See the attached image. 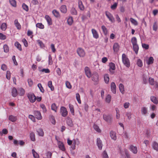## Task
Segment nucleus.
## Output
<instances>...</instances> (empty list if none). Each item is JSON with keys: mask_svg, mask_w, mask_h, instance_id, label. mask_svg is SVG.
<instances>
[{"mask_svg": "<svg viewBox=\"0 0 158 158\" xmlns=\"http://www.w3.org/2000/svg\"><path fill=\"white\" fill-rule=\"evenodd\" d=\"M103 118L108 123H110L112 119V117L111 115L104 114L103 115Z\"/></svg>", "mask_w": 158, "mask_h": 158, "instance_id": "obj_5", "label": "nucleus"}, {"mask_svg": "<svg viewBox=\"0 0 158 158\" xmlns=\"http://www.w3.org/2000/svg\"><path fill=\"white\" fill-rule=\"evenodd\" d=\"M149 84L152 85H153L155 88L158 87V84L157 82L154 81V79L153 78L150 77L148 79Z\"/></svg>", "mask_w": 158, "mask_h": 158, "instance_id": "obj_3", "label": "nucleus"}, {"mask_svg": "<svg viewBox=\"0 0 158 158\" xmlns=\"http://www.w3.org/2000/svg\"><path fill=\"white\" fill-rule=\"evenodd\" d=\"M137 65L139 67H142L143 66V63L141 60L139 59L137 63Z\"/></svg>", "mask_w": 158, "mask_h": 158, "instance_id": "obj_58", "label": "nucleus"}, {"mask_svg": "<svg viewBox=\"0 0 158 158\" xmlns=\"http://www.w3.org/2000/svg\"><path fill=\"white\" fill-rule=\"evenodd\" d=\"M23 9L26 11H28V6L25 4L23 3L22 6Z\"/></svg>", "mask_w": 158, "mask_h": 158, "instance_id": "obj_63", "label": "nucleus"}, {"mask_svg": "<svg viewBox=\"0 0 158 158\" xmlns=\"http://www.w3.org/2000/svg\"><path fill=\"white\" fill-rule=\"evenodd\" d=\"M85 72L86 76L89 78L91 77V72L90 69L87 67H86L85 68Z\"/></svg>", "mask_w": 158, "mask_h": 158, "instance_id": "obj_9", "label": "nucleus"}, {"mask_svg": "<svg viewBox=\"0 0 158 158\" xmlns=\"http://www.w3.org/2000/svg\"><path fill=\"white\" fill-rule=\"evenodd\" d=\"M76 99L78 101V102L79 104H81V102L80 99V95L79 93H77L76 94Z\"/></svg>", "mask_w": 158, "mask_h": 158, "instance_id": "obj_50", "label": "nucleus"}, {"mask_svg": "<svg viewBox=\"0 0 158 158\" xmlns=\"http://www.w3.org/2000/svg\"><path fill=\"white\" fill-rule=\"evenodd\" d=\"M69 106L71 112L73 115H74V110L73 106L71 104H69Z\"/></svg>", "mask_w": 158, "mask_h": 158, "instance_id": "obj_37", "label": "nucleus"}, {"mask_svg": "<svg viewBox=\"0 0 158 158\" xmlns=\"http://www.w3.org/2000/svg\"><path fill=\"white\" fill-rule=\"evenodd\" d=\"M92 80L94 81H97L98 79V75L97 72H94L92 76Z\"/></svg>", "mask_w": 158, "mask_h": 158, "instance_id": "obj_11", "label": "nucleus"}, {"mask_svg": "<svg viewBox=\"0 0 158 158\" xmlns=\"http://www.w3.org/2000/svg\"><path fill=\"white\" fill-rule=\"evenodd\" d=\"M3 48L4 51L6 53L8 52L9 50V47L7 45H4L3 46Z\"/></svg>", "mask_w": 158, "mask_h": 158, "instance_id": "obj_55", "label": "nucleus"}, {"mask_svg": "<svg viewBox=\"0 0 158 158\" xmlns=\"http://www.w3.org/2000/svg\"><path fill=\"white\" fill-rule=\"evenodd\" d=\"M109 71L111 74H113L114 73V70L115 69V66L114 64L110 63L109 64Z\"/></svg>", "mask_w": 158, "mask_h": 158, "instance_id": "obj_8", "label": "nucleus"}, {"mask_svg": "<svg viewBox=\"0 0 158 158\" xmlns=\"http://www.w3.org/2000/svg\"><path fill=\"white\" fill-rule=\"evenodd\" d=\"M17 119L16 117L12 115H10L9 118V120L13 122H15Z\"/></svg>", "mask_w": 158, "mask_h": 158, "instance_id": "obj_29", "label": "nucleus"}, {"mask_svg": "<svg viewBox=\"0 0 158 158\" xmlns=\"http://www.w3.org/2000/svg\"><path fill=\"white\" fill-rule=\"evenodd\" d=\"M58 147L62 151H64L65 150V149L63 143L60 141L58 143Z\"/></svg>", "mask_w": 158, "mask_h": 158, "instance_id": "obj_18", "label": "nucleus"}, {"mask_svg": "<svg viewBox=\"0 0 158 158\" xmlns=\"http://www.w3.org/2000/svg\"><path fill=\"white\" fill-rule=\"evenodd\" d=\"M52 13L54 16L56 18H59L60 16L59 12L56 10H54L52 11Z\"/></svg>", "mask_w": 158, "mask_h": 158, "instance_id": "obj_22", "label": "nucleus"}, {"mask_svg": "<svg viewBox=\"0 0 158 158\" xmlns=\"http://www.w3.org/2000/svg\"><path fill=\"white\" fill-rule=\"evenodd\" d=\"M60 114L63 117H65L68 115V111L66 108L62 106L60 108Z\"/></svg>", "mask_w": 158, "mask_h": 158, "instance_id": "obj_6", "label": "nucleus"}, {"mask_svg": "<svg viewBox=\"0 0 158 158\" xmlns=\"http://www.w3.org/2000/svg\"><path fill=\"white\" fill-rule=\"evenodd\" d=\"M9 1L11 6L14 7L16 6V2L15 0H9Z\"/></svg>", "mask_w": 158, "mask_h": 158, "instance_id": "obj_40", "label": "nucleus"}, {"mask_svg": "<svg viewBox=\"0 0 158 158\" xmlns=\"http://www.w3.org/2000/svg\"><path fill=\"white\" fill-rule=\"evenodd\" d=\"M151 101L154 104H157L158 103V100L155 97L152 96L150 97Z\"/></svg>", "mask_w": 158, "mask_h": 158, "instance_id": "obj_26", "label": "nucleus"}, {"mask_svg": "<svg viewBox=\"0 0 158 158\" xmlns=\"http://www.w3.org/2000/svg\"><path fill=\"white\" fill-rule=\"evenodd\" d=\"M130 149L132 152L136 154L137 152V148L136 146L131 145L130 146Z\"/></svg>", "mask_w": 158, "mask_h": 158, "instance_id": "obj_25", "label": "nucleus"}, {"mask_svg": "<svg viewBox=\"0 0 158 158\" xmlns=\"http://www.w3.org/2000/svg\"><path fill=\"white\" fill-rule=\"evenodd\" d=\"M6 39V36L2 33H0V39L1 40H5Z\"/></svg>", "mask_w": 158, "mask_h": 158, "instance_id": "obj_61", "label": "nucleus"}, {"mask_svg": "<svg viewBox=\"0 0 158 158\" xmlns=\"http://www.w3.org/2000/svg\"><path fill=\"white\" fill-rule=\"evenodd\" d=\"M57 108V107L55 103H53L52 105L51 109L52 110L54 111L55 112H56Z\"/></svg>", "mask_w": 158, "mask_h": 158, "instance_id": "obj_48", "label": "nucleus"}, {"mask_svg": "<svg viewBox=\"0 0 158 158\" xmlns=\"http://www.w3.org/2000/svg\"><path fill=\"white\" fill-rule=\"evenodd\" d=\"M131 42L133 45L137 44V39L135 37H133L132 38Z\"/></svg>", "mask_w": 158, "mask_h": 158, "instance_id": "obj_47", "label": "nucleus"}, {"mask_svg": "<svg viewBox=\"0 0 158 158\" xmlns=\"http://www.w3.org/2000/svg\"><path fill=\"white\" fill-rule=\"evenodd\" d=\"M14 24L18 29L20 30L21 29V25L18 22L17 19H15V20Z\"/></svg>", "mask_w": 158, "mask_h": 158, "instance_id": "obj_21", "label": "nucleus"}, {"mask_svg": "<svg viewBox=\"0 0 158 158\" xmlns=\"http://www.w3.org/2000/svg\"><path fill=\"white\" fill-rule=\"evenodd\" d=\"M27 97L31 102H34L35 101L36 99L37 101L40 102V98L37 97L36 98L35 96L33 94H28Z\"/></svg>", "mask_w": 158, "mask_h": 158, "instance_id": "obj_2", "label": "nucleus"}, {"mask_svg": "<svg viewBox=\"0 0 158 158\" xmlns=\"http://www.w3.org/2000/svg\"><path fill=\"white\" fill-rule=\"evenodd\" d=\"M27 35L28 36H30L31 38H32L33 37V32L32 31L30 30H28L27 32Z\"/></svg>", "mask_w": 158, "mask_h": 158, "instance_id": "obj_60", "label": "nucleus"}, {"mask_svg": "<svg viewBox=\"0 0 158 158\" xmlns=\"http://www.w3.org/2000/svg\"><path fill=\"white\" fill-rule=\"evenodd\" d=\"M19 94L20 96H23L24 94H25V90H24L22 88H20L19 90Z\"/></svg>", "mask_w": 158, "mask_h": 158, "instance_id": "obj_38", "label": "nucleus"}, {"mask_svg": "<svg viewBox=\"0 0 158 158\" xmlns=\"http://www.w3.org/2000/svg\"><path fill=\"white\" fill-rule=\"evenodd\" d=\"M49 118L51 122L53 124H55L56 123V121L54 116L52 115H50L49 117Z\"/></svg>", "mask_w": 158, "mask_h": 158, "instance_id": "obj_42", "label": "nucleus"}, {"mask_svg": "<svg viewBox=\"0 0 158 158\" xmlns=\"http://www.w3.org/2000/svg\"><path fill=\"white\" fill-rule=\"evenodd\" d=\"M110 136L112 139L115 140L117 139V136L116 133L113 131H111L110 133Z\"/></svg>", "mask_w": 158, "mask_h": 158, "instance_id": "obj_19", "label": "nucleus"}, {"mask_svg": "<svg viewBox=\"0 0 158 158\" xmlns=\"http://www.w3.org/2000/svg\"><path fill=\"white\" fill-rule=\"evenodd\" d=\"M119 46L118 43H115L114 44L113 48L114 52H117L119 49Z\"/></svg>", "mask_w": 158, "mask_h": 158, "instance_id": "obj_23", "label": "nucleus"}, {"mask_svg": "<svg viewBox=\"0 0 158 158\" xmlns=\"http://www.w3.org/2000/svg\"><path fill=\"white\" fill-rule=\"evenodd\" d=\"M97 144L98 148L100 150H101L102 148L103 145L102 141L100 138H98L97 139Z\"/></svg>", "mask_w": 158, "mask_h": 158, "instance_id": "obj_13", "label": "nucleus"}, {"mask_svg": "<svg viewBox=\"0 0 158 158\" xmlns=\"http://www.w3.org/2000/svg\"><path fill=\"white\" fill-rule=\"evenodd\" d=\"M111 96L109 95L108 94L106 97L105 101L107 103H110L111 101Z\"/></svg>", "mask_w": 158, "mask_h": 158, "instance_id": "obj_51", "label": "nucleus"}, {"mask_svg": "<svg viewBox=\"0 0 158 158\" xmlns=\"http://www.w3.org/2000/svg\"><path fill=\"white\" fill-rule=\"evenodd\" d=\"M119 89L121 92L123 94L124 93V89L123 85L122 84H120L119 85Z\"/></svg>", "mask_w": 158, "mask_h": 158, "instance_id": "obj_31", "label": "nucleus"}, {"mask_svg": "<svg viewBox=\"0 0 158 158\" xmlns=\"http://www.w3.org/2000/svg\"><path fill=\"white\" fill-rule=\"evenodd\" d=\"M92 33L94 38L97 39L99 37V35L97 31L94 29L91 30Z\"/></svg>", "mask_w": 158, "mask_h": 158, "instance_id": "obj_10", "label": "nucleus"}, {"mask_svg": "<svg viewBox=\"0 0 158 158\" xmlns=\"http://www.w3.org/2000/svg\"><path fill=\"white\" fill-rule=\"evenodd\" d=\"M102 29L103 31L104 34L106 35L107 33V30L106 27L104 25L102 26Z\"/></svg>", "mask_w": 158, "mask_h": 158, "instance_id": "obj_44", "label": "nucleus"}, {"mask_svg": "<svg viewBox=\"0 0 158 158\" xmlns=\"http://www.w3.org/2000/svg\"><path fill=\"white\" fill-rule=\"evenodd\" d=\"M78 6L79 9L81 10H83L85 9L82 2L81 0H79L78 2Z\"/></svg>", "mask_w": 158, "mask_h": 158, "instance_id": "obj_20", "label": "nucleus"}, {"mask_svg": "<svg viewBox=\"0 0 158 158\" xmlns=\"http://www.w3.org/2000/svg\"><path fill=\"white\" fill-rule=\"evenodd\" d=\"M45 19L46 20L48 24L49 25H52V21L51 18L48 15H46L45 16Z\"/></svg>", "mask_w": 158, "mask_h": 158, "instance_id": "obj_17", "label": "nucleus"}, {"mask_svg": "<svg viewBox=\"0 0 158 158\" xmlns=\"http://www.w3.org/2000/svg\"><path fill=\"white\" fill-rule=\"evenodd\" d=\"M67 22L69 25H71L73 22V18L72 17H69L68 19Z\"/></svg>", "mask_w": 158, "mask_h": 158, "instance_id": "obj_39", "label": "nucleus"}, {"mask_svg": "<svg viewBox=\"0 0 158 158\" xmlns=\"http://www.w3.org/2000/svg\"><path fill=\"white\" fill-rule=\"evenodd\" d=\"M77 52L80 57H84L85 56V52L82 48H78L77 50Z\"/></svg>", "mask_w": 158, "mask_h": 158, "instance_id": "obj_4", "label": "nucleus"}, {"mask_svg": "<svg viewBox=\"0 0 158 158\" xmlns=\"http://www.w3.org/2000/svg\"><path fill=\"white\" fill-rule=\"evenodd\" d=\"M141 112L143 115H146L148 113L147 108L145 107H142L141 108Z\"/></svg>", "mask_w": 158, "mask_h": 158, "instance_id": "obj_24", "label": "nucleus"}, {"mask_svg": "<svg viewBox=\"0 0 158 158\" xmlns=\"http://www.w3.org/2000/svg\"><path fill=\"white\" fill-rule=\"evenodd\" d=\"M71 13L74 15H77V11L73 7L71 10Z\"/></svg>", "mask_w": 158, "mask_h": 158, "instance_id": "obj_52", "label": "nucleus"}, {"mask_svg": "<svg viewBox=\"0 0 158 158\" xmlns=\"http://www.w3.org/2000/svg\"><path fill=\"white\" fill-rule=\"evenodd\" d=\"M30 137L31 140L32 141L35 140V135L33 132H31L30 134Z\"/></svg>", "mask_w": 158, "mask_h": 158, "instance_id": "obj_59", "label": "nucleus"}, {"mask_svg": "<svg viewBox=\"0 0 158 158\" xmlns=\"http://www.w3.org/2000/svg\"><path fill=\"white\" fill-rule=\"evenodd\" d=\"M34 115L36 118L38 120L40 119V112L38 111H34Z\"/></svg>", "mask_w": 158, "mask_h": 158, "instance_id": "obj_34", "label": "nucleus"}, {"mask_svg": "<svg viewBox=\"0 0 158 158\" xmlns=\"http://www.w3.org/2000/svg\"><path fill=\"white\" fill-rule=\"evenodd\" d=\"M0 28L2 31H5L7 28V25L6 23H3L1 26Z\"/></svg>", "mask_w": 158, "mask_h": 158, "instance_id": "obj_32", "label": "nucleus"}, {"mask_svg": "<svg viewBox=\"0 0 158 158\" xmlns=\"http://www.w3.org/2000/svg\"><path fill=\"white\" fill-rule=\"evenodd\" d=\"M15 46L20 51L22 50L21 45L18 42H16L15 44Z\"/></svg>", "mask_w": 158, "mask_h": 158, "instance_id": "obj_33", "label": "nucleus"}, {"mask_svg": "<svg viewBox=\"0 0 158 158\" xmlns=\"http://www.w3.org/2000/svg\"><path fill=\"white\" fill-rule=\"evenodd\" d=\"M93 127L94 130H95L97 131L98 132H101V131L99 129V127L98 126L95 124H94L93 126Z\"/></svg>", "mask_w": 158, "mask_h": 158, "instance_id": "obj_54", "label": "nucleus"}, {"mask_svg": "<svg viewBox=\"0 0 158 158\" xmlns=\"http://www.w3.org/2000/svg\"><path fill=\"white\" fill-rule=\"evenodd\" d=\"M154 61V59L152 57H150L148 60H147V63L148 65L152 64Z\"/></svg>", "mask_w": 158, "mask_h": 158, "instance_id": "obj_36", "label": "nucleus"}, {"mask_svg": "<svg viewBox=\"0 0 158 158\" xmlns=\"http://www.w3.org/2000/svg\"><path fill=\"white\" fill-rule=\"evenodd\" d=\"M61 12L65 14L67 12L66 6L65 5L61 6L60 8Z\"/></svg>", "mask_w": 158, "mask_h": 158, "instance_id": "obj_15", "label": "nucleus"}, {"mask_svg": "<svg viewBox=\"0 0 158 158\" xmlns=\"http://www.w3.org/2000/svg\"><path fill=\"white\" fill-rule=\"evenodd\" d=\"M53 61L51 55H49L48 56V64L51 65L52 64Z\"/></svg>", "mask_w": 158, "mask_h": 158, "instance_id": "obj_49", "label": "nucleus"}, {"mask_svg": "<svg viewBox=\"0 0 158 158\" xmlns=\"http://www.w3.org/2000/svg\"><path fill=\"white\" fill-rule=\"evenodd\" d=\"M12 95L14 97H16L17 95V89L15 88H13L12 91Z\"/></svg>", "mask_w": 158, "mask_h": 158, "instance_id": "obj_30", "label": "nucleus"}, {"mask_svg": "<svg viewBox=\"0 0 158 158\" xmlns=\"http://www.w3.org/2000/svg\"><path fill=\"white\" fill-rule=\"evenodd\" d=\"M73 145L71 146V148L73 150H74L76 148V144L77 143V144L79 143V141L78 139H73Z\"/></svg>", "mask_w": 158, "mask_h": 158, "instance_id": "obj_16", "label": "nucleus"}, {"mask_svg": "<svg viewBox=\"0 0 158 158\" xmlns=\"http://www.w3.org/2000/svg\"><path fill=\"white\" fill-rule=\"evenodd\" d=\"M32 151L34 157L35 158H39V155L35 151V150L32 149Z\"/></svg>", "mask_w": 158, "mask_h": 158, "instance_id": "obj_45", "label": "nucleus"}, {"mask_svg": "<svg viewBox=\"0 0 158 158\" xmlns=\"http://www.w3.org/2000/svg\"><path fill=\"white\" fill-rule=\"evenodd\" d=\"M130 21L135 26L138 25V23L137 21L133 18H131L130 19Z\"/></svg>", "mask_w": 158, "mask_h": 158, "instance_id": "obj_41", "label": "nucleus"}, {"mask_svg": "<svg viewBox=\"0 0 158 158\" xmlns=\"http://www.w3.org/2000/svg\"><path fill=\"white\" fill-rule=\"evenodd\" d=\"M111 89L112 92L115 94L116 93V85L114 82H112L110 84Z\"/></svg>", "mask_w": 158, "mask_h": 158, "instance_id": "obj_12", "label": "nucleus"}, {"mask_svg": "<svg viewBox=\"0 0 158 158\" xmlns=\"http://www.w3.org/2000/svg\"><path fill=\"white\" fill-rule=\"evenodd\" d=\"M41 108L42 109L43 112L44 113H46L47 112L46 108L44 104H41L40 105Z\"/></svg>", "mask_w": 158, "mask_h": 158, "instance_id": "obj_53", "label": "nucleus"}, {"mask_svg": "<svg viewBox=\"0 0 158 158\" xmlns=\"http://www.w3.org/2000/svg\"><path fill=\"white\" fill-rule=\"evenodd\" d=\"M133 47L134 50L135 51V53L136 54H137L139 50V47L138 44H137L133 45Z\"/></svg>", "mask_w": 158, "mask_h": 158, "instance_id": "obj_35", "label": "nucleus"}, {"mask_svg": "<svg viewBox=\"0 0 158 158\" xmlns=\"http://www.w3.org/2000/svg\"><path fill=\"white\" fill-rule=\"evenodd\" d=\"M122 60L124 65L127 68L130 67V60L127 56L124 53L122 55Z\"/></svg>", "mask_w": 158, "mask_h": 158, "instance_id": "obj_1", "label": "nucleus"}, {"mask_svg": "<svg viewBox=\"0 0 158 158\" xmlns=\"http://www.w3.org/2000/svg\"><path fill=\"white\" fill-rule=\"evenodd\" d=\"M66 123L70 127L73 126V123L72 119L69 117H67L66 119Z\"/></svg>", "mask_w": 158, "mask_h": 158, "instance_id": "obj_14", "label": "nucleus"}, {"mask_svg": "<svg viewBox=\"0 0 158 158\" xmlns=\"http://www.w3.org/2000/svg\"><path fill=\"white\" fill-rule=\"evenodd\" d=\"M48 85L51 89L52 91L54 90V87L52 85V81H49L48 82Z\"/></svg>", "mask_w": 158, "mask_h": 158, "instance_id": "obj_43", "label": "nucleus"}, {"mask_svg": "<svg viewBox=\"0 0 158 158\" xmlns=\"http://www.w3.org/2000/svg\"><path fill=\"white\" fill-rule=\"evenodd\" d=\"M106 15L110 21L112 23H114L115 21L112 15L110 12L108 11H106L105 12Z\"/></svg>", "mask_w": 158, "mask_h": 158, "instance_id": "obj_7", "label": "nucleus"}, {"mask_svg": "<svg viewBox=\"0 0 158 158\" xmlns=\"http://www.w3.org/2000/svg\"><path fill=\"white\" fill-rule=\"evenodd\" d=\"M41 72H44L45 73H50V70L48 68L43 69L40 70Z\"/></svg>", "mask_w": 158, "mask_h": 158, "instance_id": "obj_56", "label": "nucleus"}, {"mask_svg": "<svg viewBox=\"0 0 158 158\" xmlns=\"http://www.w3.org/2000/svg\"><path fill=\"white\" fill-rule=\"evenodd\" d=\"M152 147L154 150L158 151V143L156 142V141L153 142Z\"/></svg>", "mask_w": 158, "mask_h": 158, "instance_id": "obj_27", "label": "nucleus"}, {"mask_svg": "<svg viewBox=\"0 0 158 158\" xmlns=\"http://www.w3.org/2000/svg\"><path fill=\"white\" fill-rule=\"evenodd\" d=\"M148 77L145 74L143 75V83L145 84H146L148 82Z\"/></svg>", "mask_w": 158, "mask_h": 158, "instance_id": "obj_46", "label": "nucleus"}, {"mask_svg": "<svg viewBox=\"0 0 158 158\" xmlns=\"http://www.w3.org/2000/svg\"><path fill=\"white\" fill-rule=\"evenodd\" d=\"M109 77L108 74H106L104 76V80L106 84H108L109 81Z\"/></svg>", "mask_w": 158, "mask_h": 158, "instance_id": "obj_28", "label": "nucleus"}, {"mask_svg": "<svg viewBox=\"0 0 158 158\" xmlns=\"http://www.w3.org/2000/svg\"><path fill=\"white\" fill-rule=\"evenodd\" d=\"M102 157L103 158H108V156L106 152L104 151L102 153Z\"/></svg>", "mask_w": 158, "mask_h": 158, "instance_id": "obj_64", "label": "nucleus"}, {"mask_svg": "<svg viewBox=\"0 0 158 158\" xmlns=\"http://www.w3.org/2000/svg\"><path fill=\"white\" fill-rule=\"evenodd\" d=\"M126 116L127 117L128 119L130 120L131 118L132 113L131 112H127L126 114Z\"/></svg>", "mask_w": 158, "mask_h": 158, "instance_id": "obj_57", "label": "nucleus"}, {"mask_svg": "<svg viewBox=\"0 0 158 158\" xmlns=\"http://www.w3.org/2000/svg\"><path fill=\"white\" fill-rule=\"evenodd\" d=\"M157 24L156 22H155L153 25V30L156 31L157 29Z\"/></svg>", "mask_w": 158, "mask_h": 158, "instance_id": "obj_62", "label": "nucleus"}]
</instances>
